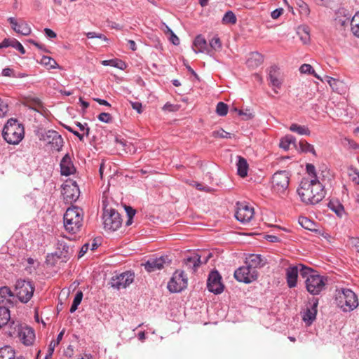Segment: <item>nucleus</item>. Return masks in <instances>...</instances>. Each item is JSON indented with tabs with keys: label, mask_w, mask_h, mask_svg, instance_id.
I'll return each mask as SVG.
<instances>
[{
	"label": "nucleus",
	"mask_w": 359,
	"mask_h": 359,
	"mask_svg": "<svg viewBox=\"0 0 359 359\" xmlns=\"http://www.w3.org/2000/svg\"><path fill=\"white\" fill-rule=\"evenodd\" d=\"M297 194L302 202L310 205L318 203L325 196L324 185L319 179L309 180L306 177L302 180Z\"/></svg>",
	"instance_id": "f257e3e1"
},
{
	"label": "nucleus",
	"mask_w": 359,
	"mask_h": 359,
	"mask_svg": "<svg viewBox=\"0 0 359 359\" xmlns=\"http://www.w3.org/2000/svg\"><path fill=\"white\" fill-rule=\"evenodd\" d=\"M302 277L305 278L306 289L312 295H318L325 289L327 278L321 276L311 268L303 269Z\"/></svg>",
	"instance_id": "f03ea898"
},
{
	"label": "nucleus",
	"mask_w": 359,
	"mask_h": 359,
	"mask_svg": "<svg viewBox=\"0 0 359 359\" xmlns=\"http://www.w3.org/2000/svg\"><path fill=\"white\" fill-rule=\"evenodd\" d=\"M83 210L78 207L67 208L64 215V226L72 234L78 233L83 226Z\"/></svg>",
	"instance_id": "7ed1b4c3"
},
{
	"label": "nucleus",
	"mask_w": 359,
	"mask_h": 359,
	"mask_svg": "<svg viewBox=\"0 0 359 359\" xmlns=\"http://www.w3.org/2000/svg\"><path fill=\"white\" fill-rule=\"evenodd\" d=\"M335 302L337 305L345 312L353 311L358 306L356 294L348 288H338L336 290Z\"/></svg>",
	"instance_id": "20e7f679"
},
{
	"label": "nucleus",
	"mask_w": 359,
	"mask_h": 359,
	"mask_svg": "<svg viewBox=\"0 0 359 359\" xmlns=\"http://www.w3.org/2000/svg\"><path fill=\"white\" fill-rule=\"evenodd\" d=\"M2 135L8 144H18L24 137V128L17 119L10 118L4 127Z\"/></svg>",
	"instance_id": "39448f33"
},
{
	"label": "nucleus",
	"mask_w": 359,
	"mask_h": 359,
	"mask_svg": "<svg viewBox=\"0 0 359 359\" xmlns=\"http://www.w3.org/2000/svg\"><path fill=\"white\" fill-rule=\"evenodd\" d=\"M73 252L72 247L66 242V238L61 237L57 239L56 252L48 255L46 262L51 265L55 264L56 259H62V262H66L72 256Z\"/></svg>",
	"instance_id": "423d86ee"
},
{
	"label": "nucleus",
	"mask_w": 359,
	"mask_h": 359,
	"mask_svg": "<svg viewBox=\"0 0 359 359\" xmlns=\"http://www.w3.org/2000/svg\"><path fill=\"white\" fill-rule=\"evenodd\" d=\"M102 218L104 228L106 230L116 231L121 226V215L114 209H104Z\"/></svg>",
	"instance_id": "0eeeda50"
},
{
	"label": "nucleus",
	"mask_w": 359,
	"mask_h": 359,
	"mask_svg": "<svg viewBox=\"0 0 359 359\" xmlns=\"http://www.w3.org/2000/svg\"><path fill=\"white\" fill-rule=\"evenodd\" d=\"M16 295L22 303H27L33 296L34 287L31 281L18 280L15 285Z\"/></svg>",
	"instance_id": "6e6552de"
},
{
	"label": "nucleus",
	"mask_w": 359,
	"mask_h": 359,
	"mask_svg": "<svg viewBox=\"0 0 359 359\" xmlns=\"http://www.w3.org/2000/svg\"><path fill=\"white\" fill-rule=\"evenodd\" d=\"M188 279L184 271L177 270L168 283V289L171 292H180L187 287Z\"/></svg>",
	"instance_id": "1a4fd4ad"
},
{
	"label": "nucleus",
	"mask_w": 359,
	"mask_h": 359,
	"mask_svg": "<svg viewBox=\"0 0 359 359\" xmlns=\"http://www.w3.org/2000/svg\"><path fill=\"white\" fill-rule=\"evenodd\" d=\"M234 278L239 282L244 283H250L256 280L258 278L257 271H253L245 264L240 266L234 272Z\"/></svg>",
	"instance_id": "9d476101"
},
{
	"label": "nucleus",
	"mask_w": 359,
	"mask_h": 359,
	"mask_svg": "<svg viewBox=\"0 0 359 359\" xmlns=\"http://www.w3.org/2000/svg\"><path fill=\"white\" fill-rule=\"evenodd\" d=\"M289 175L285 170L276 172L272 177V188L274 191L284 193L289 185Z\"/></svg>",
	"instance_id": "9b49d317"
},
{
	"label": "nucleus",
	"mask_w": 359,
	"mask_h": 359,
	"mask_svg": "<svg viewBox=\"0 0 359 359\" xmlns=\"http://www.w3.org/2000/svg\"><path fill=\"white\" fill-rule=\"evenodd\" d=\"M134 280V273L130 271L123 272L114 276L109 282L111 287L117 290L125 289Z\"/></svg>",
	"instance_id": "f8f14e48"
},
{
	"label": "nucleus",
	"mask_w": 359,
	"mask_h": 359,
	"mask_svg": "<svg viewBox=\"0 0 359 359\" xmlns=\"http://www.w3.org/2000/svg\"><path fill=\"white\" fill-rule=\"evenodd\" d=\"M171 260L168 256L149 258L144 264L145 270L149 273L163 269L165 266H169Z\"/></svg>",
	"instance_id": "ddd939ff"
},
{
	"label": "nucleus",
	"mask_w": 359,
	"mask_h": 359,
	"mask_svg": "<svg viewBox=\"0 0 359 359\" xmlns=\"http://www.w3.org/2000/svg\"><path fill=\"white\" fill-rule=\"evenodd\" d=\"M41 140L51 145V148L57 151L63 147V139L59 133L53 130H50L41 135Z\"/></svg>",
	"instance_id": "4468645a"
},
{
	"label": "nucleus",
	"mask_w": 359,
	"mask_h": 359,
	"mask_svg": "<svg viewBox=\"0 0 359 359\" xmlns=\"http://www.w3.org/2000/svg\"><path fill=\"white\" fill-rule=\"evenodd\" d=\"M207 287L208 290L215 294H221L224 291V286L222 283V276L217 271H212L210 273Z\"/></svg>",
	"instance_id": "2eb2a0df"
},
{
	"label": "nucleus",
	"mask_w": 359,
	"mask_h": 359,
	"mask_svg": "<svg viewBox=\"0 0 359 359\" xmlns=\"http://www.w3.org/2000/svg\"><path fill=\"white\" fill-rule=\"evenodd\" d=\"M309 267L302 264H299L296 266H290L286 269L285 275L287 286L290 288H293L297 286L298 274L302 276V271L304 269H308Z\"/></svg>",
	"instance_id": "dca6fc26"
},
{
	"label": "nucleus",
	"mask_w": 359,
	"mask_h": 359,
	"mask_svg": "<svg viewBox=\"0 0 359 359\" xmlns=\"http://www.w3.org/2000/svg\"><path fill=\"white\" fill-rule=\"evenodd\" d=\"M254 215V209L247 204L237 203V210L235 217L239 222L245 224L249 222Z\"/></svg>",
	"instance_id": "f3484780"
},
{
	"label": "nucleus",
	"mask_w": 359,
	"mask_h": 359,
	"mask_svg": "<svg viewBox=\"0 0 359 359\" xmlns=\"http://www.w3.org/2000/svg\"><path fill=\"white\" fill-rule=\"evenodd\" d=\"M318 299L313 298L306 309L302 313V320L306 325H311L316 318Z\"/></svg>",
	"instance_id": "a211bd4d"
},
{
	"label": "nucleus",
	"mask_w": 359,
	"mask_h": 359,
	"mask_svg": "<svg viewBox=\"0 0 359 359\" xmlns=\"http://www.w3.org/2000/svg\"><path fill=\"white\" fill-rule=\"evenodd\" d=\"M80 191L75 182L72 184H65L62 189V195L64 200L67 203H72L76 201L79 196Z\"/></svg>",
	"instance_id": "6ab92c4d"
},
{
	"label": "nucleus",
	"mask_w": 359,
	"mask_h": 359,
	"mask_svg": "<svg viewBox=\"0 0 359 359\" xmlns=\"http://www.w3.org/2000/svg\"><path fill=\"white\" fill-rule=\"evenodd\" d=\"M245 264L253 271L263 267L266 264V259L260 255L250 254L245 258Z\"/></svg>",
	"instance_id": "aec40b11"
},
{
	"label": "nucleus",
	"mask_w": 359,
	"mask_h": 359,
	"mask_svg": "<svg viewBox=\"0 0 359 359\" xmlns=\"http://www.w3.org/2000/svg\"><path fill=\"white\" fill-rule=\"evenodd\" d=\"M60 166L62 175L69 176L74 174L76 171L72 158L68 154H65L62 158Z\"/></svg>",
	"instance_id": "412c9836"
},
{
	"label": "nucleus",
	"mask_w": 359,
	"mask_h": 359,
	"mask_svg": "<svg viewBox=\"0 0 359 359\" xmlns=\"http://www.w3.org/2000/svg\"><path fill=\"white\" fill-rule=\"evenodd\" d=\"M279 69L276 66H272L269 69V79L270 84L275 88L281 87L282 81L279 78Z\"/></svg>",
	"instance_id": "4be33fe9"
},
{
	"label": "nucleus",
	"mask_w": 359,
	"mask_h": 359,
	"mask_svg": "<svg viewBox=\"0 0 359 359\" xmlns=\"http://www.w3.org/2000/svg\"><path fill=\"white\" fill-rule=\"evenodd\" d=\"M194 52L206 53L210 54V49L208 48L206 40L201 35L197 36L194 41Z\"/></svg>",
	"instance_id": "5701e85b"
},
{
	"label": "nucleus",
	"mask_w": 359,
	"mask_h": 359,
	"mask_svg": "<svg viewBox=\"0 0 359 359\" xmlns=\"http://www.w3.org/2000/svg\"><path fill=\"white\" fill-rule=\"evenodd\" d=\"M19 336L25 345L29 346L32 344L35 339V334L33 329L30 327H25L20 331Z\"/></svg>",
	"instance_id": "b1692460"
},
{
	"label": "nucleus",
	"mask_w": 359,
	"mask_h": 359,
	"mask_svg": "<svg viewBox=\"0 0 359 359\" xmlns=\"http://www.w3.org/2000/svg\"><path fill=\"white\" fill-rule=\"evenodd\" d=\"M13 296L9 287L4 286L0 288V304H2L3 306L7 307L8 305H12L11 298Z\"/></svg>",
	"instance_id": "393cba45"
},
{
	"label": "nucleus",
	"mask_w": 359,
	"mask_h": 359,
	"mask_svg": "<svg viewBox=\"0 0 359 359\" xmlns=\"http://www.w3.org/2000/svg\"><path fill=\"white\" fill-rule=\"evenodd\" d=\"M325 79L328 83L330 86L332 88L333 91L339 94H342L344 93L345 86L344 83L341 81L335 79L327 76H325Z\"/></svg>",
	"instance_id": "a878e982"
},
{
	"label": "nucleus",
	"mask_w": 359,
	"mask_h": 359,
	"mask_svg": "<svg viewBox=\"0 0 359 359\" xmlns=\"http://www.w3.org/2000/svg\"><path fill=\"white\" fill-rule=\"evenodd\" d=\"M0 359H25L22 356H16L15 350L10 346L0 348Z\"/></svg>",
	"instance_id": "bb28decb"
},
{
	"label": "nucleus",
	"mask_w": 359,
	"mask_h": 359,
	"mask_svg": "<svg viewBox=\"0 0 359 359\" xmlns=\"http://www.w3.org/2000/svg\"><path fill=\"white\" fill-rule=\"evenodd\" d=\"M264 61L263 56L257 53H252L247 60V65L249 67L256 68L261 65Z\"/></svg>",
	"instance_id": "cd10ccee"
},
{
	"label": "nucleus",
	"mask_w": 359,
	"mask_h": 359,
	"mask_svg": "<svg viewBox=\"0 0 359 359\" xmlns=\"http://www.w3.org/2000/svg\"><path fill=\"white\" fill-rule=\"evenodd\" d=\"M201 256L195 254L193 256L187 257L184 259V265L188 268H191L196 271L198 267L201 264Z\"/></svg>",
	"instance_id": "c85d7f7f"
},
{
	"label": "nucleus",
	"mask_w": 359,
	"mask_h": 359,
	"mask_svg": "<svg viewBox=\"0 0 359 359\" xmlns=\"http://www.w3.org/2000/svg\"><path fill=\"white\" fill-rule=\"evenodd\" d=\"M238 160L236 163L238 174L241 177H245L248 175V164L247 163V161L244 158L241 156H238Z\"/></svg>",
	"instance_id": "c756f323"
},
{
	"label": "nucleus",
	"mask_w": 359,
	"mask_h": 359,
	"mask_svg": "<svg viewBox=\"0 0 359 359\" xmlns=\"http://www.w3.org/2000/svg\"><path fill=\"white\" fill-rule=\"evenodd\" d=\"M10 319L11 315L8 308L4 306H0V328L7 326Z\"/></svg>",
	"instance_id": "7c9ffc66"
},
{
	"label": "nucleus",
	"mask_w": 359,
	"mask_h": 359,
	"mask_svg": "<svg viewBox=\"0 0 359 359\" xmlns=\"http://www.w3.org/2000/svg\"><path fill=\"white\" fill-rule=\"evenodd\" d=\"M291 144L296 145V138L291 135H287L280 140L279 146L284 150H288Z\"/></svg>",
	"instance_id": "2f4dec72"
},
{
	"label": "nucleus",
	"mask_w": 359,
	"mask_h": 359,
	"mask_svg": "<svg viewBox=\"0 0 359 359\" xmlns=\"http://www.w3.org/2000/svg\"><path fill=\"white\" fill-rule=\"evenodd\" d=\"M6 330V332L10 336H13L15 334H19L20 331L22 330L20 325L18 323H15L14 321H10L7 324V326L4 327Z\"/></svg>",
	"instance_id": "473e14b6"
},
{
	"label": "nucleus",
	"mask_w": 359,
	"mask_h": 359,
	"mask_svg": "<svg viewBox=\"0 0 359 359\" xmlns=\"http://www.w3.org/2000/svg\"><path fill=\"white\" fill-rule=\"evenodd\" d=\"M351 31L355 36L359 38V11L355 13L351 20Z\"/></svg>",
	"instance_id": "72a5a7b5"
},
{
	"label": "nucleus",
	"mask_w": 359,
	"mask_h": 359,
	"mask_svg": "<svg viewBox=\"0 0 359 359\" xmlns=\"http://www.w3.org/2000/svg\"><path fill=\"white\" fill-rule=\"evenodd\" d=\"M330 210L334 212L337 216L341 217L344 213V208L339 201H330L328 203Z\"/></svg>",
	"instance_id": "f704fd0d"
},
{
	"label": "nucleus",
	"mask_w": 359,
	"mask_h": 359,
	"mask_svg": "<svg viewBox=\"0 0 359 359\" xmlns=\"http://www.w3.org/2000/svg\"><path fill=\"white\" fill-rule=\"evenodd\" d=\"M297 34L303 43H307L310 41L309 29L307 27H299L297 29Z\"/></svg>",
	"instance_id": "c9c22d12"
},
{
	"label": "nucleus",
	"mask_w": 359,
	"mask_h": 359,
	"mask_svg": "<svg viewBox=\"0 0 359 359\" xmlns=\"http://www.w3.org/2000/svg\"><path fill=\"white\" fill-rule=\"evenodd\" d=\"M290 130L292 132L297 133L299 135H310V130L309 129L304 126H300L297 123H292L290 127Z\"/></svg>",
	"instance_id": "e433bc0d"
},
{
	"label": "nucleus",
	"mask_w": 359,
	"mask_h": 359,
	"mask_svg": "<svg viewBox=\"0 0 359 359\" xmlns=\"http://www.w3.org/2000/svg\"><path fill=\"white\" fill-rule=\"evenodd\" d=\"M299 224L304 228L305 229H308L309 231H316L315 226L316 224L305 217H301L299 219Z\"/></svg>",
	"instance_id": "4c0bfd02"
},
{
	"label": "nucleus",
	"mask_w": 359,
	"mask_h": 359,
	"mask_svg": "<svg viewBox=\"0 0 359 359\" xmlns=\"http://www.w3.org/2000/svg\"><path fill=\"white\" fill-rule=\"evenodd\" d=\"M41 63L46 67H48L50 69L60 68L56 61L48 56H43L41 60Z\"/></svg>",
	"instance_id": "58836bf2"
},
{
	"label": "nucleus",
	"mask_w": 359,
	"mask_h": 359,
	"mask_svg": "<svg viewBox=\"0 0 359 359\" xmlns=\"http://www.w3.org/2000/svg\"><path fill=\"white\" fill-rule=\"evenodd\" d=\"M301 151L305 153H311L316 155L314 147L305 140H301L299 143Z\"/></svg>",
	"instance_id": "ea45409f"
},
{
	"label": "nucleus",
	"mask_w": 359,
	"mask_h": 359,
	"mask_svg": "<svg viewBox=\"0 0 359 359\" xmlns=\"http://www.w3.org/2000/svg\"><path fill=\"white\" fill-rule=\"evenodd\" d=\"M299 71L302 74H312L318 79L322 81V79L315 72L312 66L309 64H303L299 68Z\"/></svg>",
	"instance_id": "a19ab883"
},
{
	"label": "nucleus",
	"mask_w": 359,
	"mask_h": 359,
	"mask_svg": "<svg viewBox=\"0 0 359 359\" xmlns=\"http://www.w3.org/2000/svg\"><path fill=\"white\" fill-rule=\"evenodd\" d=\"M237 18L236 15L231 11L226 12L222 18L224 24L234 25L236 23Z\"/></svg>",
	"instance_id": "79ce46f5"
},
{
	"label": "nucleus",
	"mask_w": 359,
	"mask_h": 359,
	"mask_svg": "<svg viewBox=\"0 0 359 359\" xmlns=\"http://www.w3.org/2000/svg\"><path fill=\"white\" fill-rule=\"evenodd\" d=\"M83 298V292L81 291H78L74 297V301L71 306L69 311L71 313H74L78 308V306L81 304Z\"/></svg>",
	"instance_id": "37998d69"
},
{
	"label": "nucleus",
	"mask_w": 359,
	"mask_h": 359,
	"mask_svg": "<svg viewBox=\"0 0 359 359\" xmlns=\"http://www.w3.org/2000/svg\"><path fill=\"white\" fill-rule=\"evenodd\" d=\"M17 33L27 36L31 33V28L27 23L22 22L19 23L18 27L15 29Z\"/></svg>",
	"instance_id": "c03bdc74"
},
{
	"label": "nucleus",
	"mask_w": 359,
	"mask_h": 359,
	"mask_svg": "<svg viewBox=\"0 0 359 359\" xmlns=\"http://www.w3.org/2000/svg\"><path fill=\"white\" fill-rule=\"evenodd\" d=\"M228 105L224 102H219L216 107V113L221 116H224L228 113Z\"/></svg>",
	"instance_id": "a18cd8bd"
},
{
	"label": "nucleus",
	"mask_w": 359,
	"mask_h": 359,
	"mask_svg": "<svg viewBox=\"0 0 359 359\" xmlns=\"http://www.w3.org/2000/svg\"><path fill=\"white\" fill-rule=\"evenodd\" d=\"M209 45L210 47V51L212 50H219L222 48L220 39L217 36H214L211 40H210Z\"/></svg>",
	"instance_id": "49530a36"
},
{
	"label": "nucleus",
	"mask_w": 359,
	"mask_h": 359,
	"mask_svg": "<svg viewBox=\"0 0 359 359\" xmlns=\"http://www.w3.org/2000/svg\"><path fill=\"white\" fill-rule=\"evenodd\" d=\"M306 172L310 176L309 180L319 179L316 172V168L313 164L308 163L306 166Z\"/></svg>",
	"instance_id": "de8ad7c7"
},
{
	"label": "nucleus",
	"mask_w": 359,
	"mask_h": 359,
	"mask_svg": "<svg viewBox=\"0 0 359 359\" xmlns=\"http://www.w3.org/2000/svg\"><path fill=\"white\" fill-rule=\"evenodd\" d=\"M8 110V103L0 97V118L5 117Z\"/></svg>",
	"instance_id": "09e8293b"
},
{
	"label": "nucleus",
	"mask_w": 359,
	"mask_h": 359,
	"mask_svg": "<svg viewBox=\"0 0 359 359\" xmlns=\"http://www.w3.org/2000/svg\"><path fill=\"white\" fill-rule=\"evenodd\" d=\"M212 136L215 137H220V138H231V134L226 132L222 128L212 132Z\"/></svg>",
	"instance_id": "8fccbe9b"
},
{
	"label": "nucleus",
	"mask_w": 359,
	"mask_h": 359,
	"mask_svg": "<svg viewBox=\"0 0 359 359\" xmlns=\"http://www.w3.org/2000/svg\"><path fill=\"white\" fill-rule=\"evenodd\" d=\"M97 118L100 121L106 123H109L112 121V117H111V114L109 113H106V112L100 113L98 115Z\"/></svg>",
	"instance_id": "3c124183"
},
{
	"label": "nucleus",
	"mask_w": 359,
	"mask_h": 359,
	"mask_svg": "<svg viewBox=\"0 0 359 359\" xmlns=\"http://www.w3.org/2000/svg\"><path fill=\"white\" fill-rule=\"evenodd\" d=\"M348 175L355 184H359V172L356 169H350Z\"/></svg>",
	"instance_id": "603ef678"
},
{
	"label": "nucleus",
	"mask_w": 359,
	"mask_h": 359,
	"mask_svg": "<svg viewBox=\"0 0 359 359\" xmlns=\"http://www.w3.org/2000/svg\"><path fill=\"white\" fill-rule=\"evenodd\" d=\"M12 47L18 50L21 54L25 53V50L22 45L15 39H13Z\"/></svg>",
	"instance_id": "864d4df0"
},
{
	"label": "nucleus",
	"mask_w": 359,
	"mask_h": 359,
	"mask_svg": "<svg viewBox=\"0 0 359 359\" xmlns=\"http://www.w3.org/2000/svg\"><path fill=\"white\" fill-rule=\"evenodd\" d=\"M76 126L79 128V130L83 132V133H84V134H83V135H85L87 137L89 135L90 128L88 126V124L86 123L82 124L79 122H77Z\"/></svg>",
	"instance_id": "5fc2aeb1"
},
{
	"label": "nucleus",
	"mask_w": 359,
	"mask_h": 359,
	"mask_svg": "<svg viewBox=\"0 0 359 359\" xmlns=\"http://www.w3.org/2000/svg\"><path fill=\"white\" fill-rule=\"evenodd\" d=\"M168 32L170 34V40L174 45H178L180 43L179 38L175 34V33L168 27H166Z\"/></svg>",
	"instance_id": "6e6d98bb"
},
{
	"label": "nucleus",
	"mask_w": 359,
	"mask_h": 359,
	"mask_svg": "<svg viewBox=\"0 0 359 359\" xmlns=\"http://www.w3.org/2000/svg\"><path fill=\"white\" fill-rule=\"evenodd\" d=\"M130 103L132 108L134 110H135L138 114L142 113L143 110H142V105L141 102L130 101Z\"/></svg>",
	"instance_id": "4d7b16f0"
},
{
	"label": "nucleus",
	"mask_w": 359,
	"mask_h": 359,
	"mask_svg": "<svg viewBox=\"0 0 359 359\" xmlns=\"http://www.w3.org/2000/svg\"><path fill=\"white\" fill-rule=\"evenodd\" d=\"M193 183L194 184L192 185L194 186L198 190L204 191L206 192H210L211 191V188L208 186H204L203 184L196 182H193Z\"/></svg>",
	"instance_id": "13d9d810"
},
{
	"label": "nucleus",
	"mask_w": 359,
	"mask_h": 359,
	"mask_svg": "<svg viewBox=\"0 0 359 359\" xmlns=\"http://www.w3.org/2000/svg\"><path fill=\"white\" fill-rule=\"evenodd\" d=\"M65 128L67 129L69 132L73 133L74 135L79 137L80 141L83 140V135L79 133L78 131L73 130L70 126H64Z\"/></svg>",
	"instance_id": "bf43d9fd"
},
{
	"label": "nucleus",
	"mask_w": 359,
	"mask_h": 359,
	"mask_svg": "<svg viewBox=\"0 0 359 359\" xmlns=\"http://www.w3.org/2000/svg\"><path fill=\"white\" fill-rule=\"evenodd\" d=\"M57 345L55 344H52V341L50 343L49 346L48 348L47 353L45 356V359H50L54 352L55 347Z\"/></svg>",
	"instance_id": "052dcab7"
},
{
	"label": "nucleus",
	"mask_w": 359,
	"mask_h": 359,
	"mask_svg": "<svg viewBox=\"0 0 359 359\" xmlns=\"http://www.w3.org/2000/svg\"><path fill=\"white\" fill-rule=\"evenodd\" d=\"M283 8H276L271 12V16L273 19L276 20V19H278L283 14Z\"/></svg>",
	"instance_id": "680f3d73"
},
{
	"label": "nucleus",
	"mask_w": 359,
	"mask_h": 359,
	"mask_svg": "<svg viewBox=\"0 0 359 359\" xmlns=\"http://www.w3.org/2000/svg\"><path fill=\"white\" fill-rule=\"evenodd\" d=\"M112 67L119 68L121 69H123L126 67L125 62H123L122 60H113V62L111 64Z\"/></svg>",
	"instance_id": "e2e57ef3"
},
{
	"label": "nucleus",
	"mask_w": 359,
	"mask_h": 359,
	"mask_svg": "<svg viewBox=\"0 0 359 359\" xmlns=\"http://www.w3.org/2000/svg\"><path fill=\"white\" fill-rule=\"evenodd\" d=\"M13 39H4L2 42L0 43V48H7L9 46L12 47Z\"/></svg>",
	"instance_id": "0e129e2a"
},
{
	"label": "nucleus",
	"mask_w": 359,
	"mask_h": 359,
	"mask_svg": "<svg viewBox=\"0 0 359 359\" xmlns=\"http://www.w3.org/2000/svg\"><path fill=\"white\" fill-rule=\"evenodd\" d=\"M44 33L47 37L50 38V39L55 38L57 36L56 34L53 30H51L50 29H48V28L44 29Z\"/></svg>",
	"instance_id": "69168bd1"
},
{
	"label": "nucleus",
	"mask_w": 359,
	"mask_h": 359,
	"mask_svg": "<svg viewBox=\"0 0 359 359\" xmlns=\"http://www.w3.org/2000/svg\"><path fill=\"white\" fill-rule=\"evenodd\" d=\"M126 211L128 215V217H133L135 215V210H134L130 206H126Z\"/></svg>",
	"instance_id": "338daca9"
},
{
	"label": "nucleus",
	"mask_w": 359,
	"mask_h": 359,
	"mask_svg": "<svg viewBox=\"0 0 359 359\" xmlns=\"http://www.w3.org/2000/svg\"><path fill=\"white\" fill-rule=\"evenodd\" d=\"M89 246H90V245L88 243H86L82 246V248L79 252V257H81L86 253V252L89 249Z\"/></svg>",
	"instance_id": "774afa93"
}]
</instances>
